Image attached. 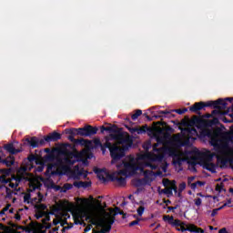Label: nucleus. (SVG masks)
<instances>
[{
    "instance_id": "9d476101",
    "label": "nucleus",
    "mask_w": 233,
    "mask_h": 233,
    "mask_svg": "<svg viewBox=\"0 0 233 233\" xmlns=\"http://www.w3.org/2000/svg\"><path fill=\"white\" fill-rule=\"evenodd\" d=\"M5 150H6L7 152H9V154H19V152H22V148H21V144H19L18 142H14L11 144H6L4 147Z\"/></svg>"
},
{
    "instance_id": "1a4fd4ad",
    "label": "nucleus",
    "mask_w": 233,
    "mask_h": 233,
    "mask_svg": "<svg viewBox=\"0 0 233 233\" xmlns=\"http://www.w3.org/2000/svg\"><path fill=\"white\" fill-rule=\"evenodd\" d=\"M177 232H193V233H205V230L194 224H182L179 228H177Z\"/></svg>"
},
{
    "instance_id": "a19ab883",
    "label": "nucleus",
    "mask_w": 233,
    "mask_h": 233,
    "mask_svg": "<svg viewBox=\"0 0 233 233\" xmlns=\"http://www.w3.org/2000/svg\"><path fill=\"white\" fill-rule=\"evenodd\" d=\"M49 187H54V182L52 180H48Z\"/></svg>"
},
{
    "instance_id": "b1692460",
    "label": "nucleus",
    "mask_w": 233,
    "mask_h": 233,
    "mask_svg": "<svg viewBox=\"0 0 233 233\" xmlns=\"http://www.w3.org/2000/svg\"><path fill=\"white\" fill-rule=\"evenodd\" d=\"M141 114H143V111H141L140 109H137L135 114H133L131 116V119H133V121H136V119H137V117H139V116H141Z\"/></svg>"
},
{
    "instance_id": "2f4dec72",
    "label": "nucleus",
    "mask_w": 233,
    "mask_h": 233,
    "mask_svg": "<svg viewBox=\"0 0 233 233\" xmlns=\"http://www.w3.org/2000/svg\"><path fill=\"white\" fill-rule=\"evenodd\" d=\"M190 188H192V190H196V188H198V182L190 184Z\"/></svg>"
},
{
    "instance_id": "4468645a",
    "label": "nucleus",
    "mask_w": 233,
    "mask_h": 233,
    "mask_svg": "<svg viewBox=\"0 0 233 233\" xmlns=\"http://www.w3.org/2000/svg\"><path fill=\"white\" fill-rule=\"evenodd\" d=\"M3 147H0V163H3V165H6V167H12L15 163V158L14 157L10 156L7 157L6 158L3 159Z\"/></svg>"
},
{
    "instance_id": "cd10ccee",
    "label": "nucleus",
    "mask_w": 233,
    "mask_h": 233,
    "mask_svg": "<svg viewBox=\"0 0 233 233\" xmlns=\"http://www.w3.org/2000/svg\"><path fill=\"white\" fill-rule=\"evenodd\" d=\"M172 112H176L177 114H179L181 116V114H185V112H187V109H174L172 110Z\"/></svg>"
},
{
    "instance_id": "a18cd8bd",
    "label": "nucleus",
    "mask_w": 233,
    "mask_h": 233,
    "mask_svg": "<svg viewBox=\"0 0 233 233\" xmlns=\"http://www.w3.org/2000/svg\"><path fill=\"white\" fill-rule=\"evenodd\" d=\"M227 99V101H229L230 103H232V101H233V98H226Z\"/></svg>"
},
{
    "instance_id": "423d86ee",
    "label": "nucleus",
    "mask_w": 233,
    "mask_h": 233,
    "mask_svg": "<svg viewBox=\"0 0 233 233\" xmlns=\"http://www.w3.org/2000/svg\"><path fill=\"white\" fill-rule=\"evenodd\" d=\"M32 193L25 194L24 196V203H27L33 205L36 208V212L35 214V218L36 219H41V218H44L42 219L43 223H46V221H50V216L48 213H46V206L45 204H39L41 201H43L44 197L39 193V191L36 192L35 197H32Z\"/></svg>"
},
{
    "instance_id": "dca6fc26",
    "label": "nucleus",
    "mask_w": 233,
    "mask_h": 233,
    "mask_svg": "<svg viewBox=\"0 0 233 233\" xmlns=\"http://www.w3.org/2000/svg\"><path fill=\"white\" fill-rule=\"evenodd\" d=\"M148 207V201L140 200L138 202V208L137 209V216L140 218L145 214V209Z\"/></svg>"
},
{
    "instance_id": "c85d7f7f",
    "label": "nucleus",
    "mask_w": 233,
    "mask_h": 233,
    "mask_svg": "<svg viewBox=\"0 0 233 233\" xmlns=\"http://www.w3.org/2000/svg\"><path fill=\"white\" fill-rule=\"evenodd\" d=\"M219 210H221V208L213 209L212 213H211V218H214L215 216H218V212H219Z\"/></svg>"
},
{
    "instance_id": "e433bc0d",
    "label": "nucleus",
    "mask_w": 233,
    "mask_h": 233,
    "mask_svg": "<svg viewBox=\"0 0 233 233\" xmlns=\"http://www.w3.org/2000/svg\"><path fill=\"white\" fill-rule=\"evenodd\" d=\"M0 230H3L0 231V233H5V226H3V224H0Z\"/></svg>"
},
{
    "instance_id": "3c124183",
    "label": "nucleus",
    "mask_w": 233,
    "mask_h": 233,
    "mask_svg": "<svg viewBox=\"0 0 233 233\" xmlns=\"http://www.w3.org/2000/svg\"><path fill=\"white\" fill-rule=\"evenodd\" d=\"M57 223H59V222H57V221H56V220L54 221V225H57Z\"/></svg>"
},
{
    "instance_id": "6ab92c4d",
    "label": "nucleus",
    "mask_w": 233,
    "mask_h": 233,
    "mask_svg": "<svg viewBox=\"0 0 233 233\" xmlns=\"http://www.w3.org/2000/svg\"><path fill=\"white\" fill-rule=\"evenodd\" d=\"M45 139L46 141H57L61 139V134L57 132H53L49 136H47Z\"/></svg>"
},
{
    "instance_id": "603ef678",
    "label": "nucleus",
    "mask_w": 233,
    "mask_h": 233,
    "mask_svg": "<svg viewBox=\"0 0 233 233\" xmlns=\"http://www.w3.org/2000/svg\"><path fill=\"white\" fill-rule=\"evenodd\" d=\"M209 228H210V230H213V229H214V227L210 226Z\"/></svg>"
},
{
    "instance_id": "864d4df0",
    "label": "nucleus",
    "mask_w": 233,
    "mask_h": 233,
    "mask_svg": "<svg viewBox=\"0 0 233 233\" xmlns=\"http://www.w3.org/2000/svg\"><path fill=\"white\" fill-rule=\"evenodd\" d=\"M167 204H170V200H167Z\"/></svg>"
},
{
    "instance_id": "5701e85b",
    "label": "nucleus",
    "mask_w": 233,
    "mask_h": 233,
    "mask_svg": "<svg viewBox=\"0 0 233 233\" xmlns=\"http://www.w3.org/2000/svg\"><path fill=\"white\" fill-rule=\"evenodd\" d=\"M185 188H187V183L181 182L178 186V194H177L178 198H181V192H183Z\"/></svg>"
},
{
    "instance_id": "f8f14e48",
    "label": "nucleus",
    "mask_w": 233,
    "mask_h": 233,
    "mask_svg": "<svg viewBox=\"0 0 233 233\" xmlns=\"http://www.w3.org/2000/svg\"><path fill=\"white\" fill-rule=\"evenodd\" d=\"M164 221H167L171 227H175L176 229L179 228L182 225H185V222L179 220V219H174V217L170 216H164L163 218Z\"/></svg>"
},
{
    "instance_id": "7c9ffc66",
    "label": "nucleus",
    "mask_w": 233,
    "mask_h": 233,
    "mask_svg": "<svg viewBox=\"0 0 233 233\" xmlns=\"http://www.w3.org/2000/svg\"><path fill=\"white\" fill-rule=\"evenodd\" d=\"M205 182L204 181H197V186H198V187L199 188V187H205Z\"/></svg>"
},
{
    "instance_id": "c9c22d12",
    "label": "nucleus",
    "mask_w": 233,
    "mask_h": 233,
    "mask_svg": "<svg viewBox=\"0 0 233 233\" xmlns=\"http://www.w3.org/2000/svg\"><path fill=\"white\" fill-rule=\"evenodd\" d=\"M108 130H110V127H101V132H104V131L108 132Z\"/></svg>"
},
{
    "instance_id": "f03ea898",
    "label": "nucleus",
    "mask_w": 233,
    "mask_h": 233,
    "mask_svg": "<svg viewBox=\"0 0 233 233\" xmlns=\"http://www.w3.org/2000/svg\"><path fill=\"white\" fill-rule=\"evenodd\" d=\"M43 172L45 170V164L39 163L35 156L31 155L27 157V159L24 160L21 167L18 169L16 173V177H12L11 178L6 176H0V183L5 185L6 188H12L11 192H8L5 198L8 202L15 203L17 200L15 196L17 192L15 190H19V184L24 180L28 181L29 185V192H34V190H39L41 188L42 183L46 185V180L43 179V177H34L32 174H28V172Z\"/></svg>"
},
{
    "instance_id": "f257e3e1",
    "label": "nucleus",
    "mask_w": 233,
    "mask_h": 233,
    "mask_svg": "<svg viewBox=\"0 0 233 233\" xmlns=\"http://www.w3.org/2000/svg\"><path fill=\"white\" fill-rule=\"evenodd\" d=\"M168 137H157V144L153 146V152L129 155L123 161L117 163L125 156V151L132 147L130 136L124 134H111L106 137L105 148H108L112 157L111 165H116L117 170L111 175L112 180L120 187L127 184V177H132L139 174L148 181H154L157 176H163L167 172V165H164L163 158L167 155L173 157V165L177 172L183 170V163L198 165V163L212 174H215L218 165L212 160V157L201 155L197 151L168 147Z\"/></svg>"
},
{
    "instance_id": "5fc2aeb1",
    "label": "nucleus",
    "mask_w": 233,
    "mask_h": 233,
    "mask_svg": "<svg viewBox=\"0 0 233 233\" xmlns=\"http://www.w3.org/2000/svg\"><path fill=\"white\" fill-rule=\"evenodd\" d=\"M2 220L5 221V218H2Z\"/></svg>"
},
{
    "instance_id": "7ed1b4c3",
    "label": "nucleus",
    "mask_w": 233,
    "mask_h": 233,
    "mask_svg": "<svg viewBox=\"0 0 233 233\" xmlns=\"http://www.w3.org/2000/svg\"><path fill=\"white\" fill-rule=\"evenodd\" d=\"M200 137H208L214 147L215 156L222 167L233 164V135L224 133L221 129L212 130L207 127V123L200 120Z\"/></svg>"
},
{
    "instance_id": "de8ad7c7",
    "label": "nucleus",
    "mask_w": 233,
    "mask_h": 233,
    "mask_svg": "<svg viewBox=\"0 0 233 233\" xmlns=\"http://www.w3.org/2000/svg\"><path fill=\"white\" fill-rule=\"evenodd\" d=\"M187 194L189 195V196H192V192L189 190V191H187Z\"/></svg>"
},
{
    "instance_id": "a211bd4d",
    "label": "nucleus",
    "mask_w": 233,
    "mask_h": 233,
    "mask_svg": "<svg viewBox=\"0 0 233 233\" xmlns=\"http://www.w3.org/2000/svg\"><path fill=\"white\" fill-rule=\"evenodd\" d=\"M96 176L100 181H103V183L106 182V179H108V172H106V169L97 170Z\"/></svg>"
},
{
    "instance_id": "412c9836",
    "label": "nucleus",
    "mask_w": 233,
    "mask_h": 233,
    "mask_svg": "<svg viewBox=\"0 0 233 233\" xmlns=\"http://www.w3.org/2000/svg\"><path fill=\"white\" fill-rule=\"evenodd\" d=\"M74 187L76 188H88V187H91L92 183L90 182H83V181H76L74 182Z\"/></svg>"
},
{
    "instance_id": "c756f323",
    "label": "nucleus",
    "mask_w": 233,
    "mask_h": 233,
    "mask_svg": "<svg viewBox=\"0 0 233 233\" xmlns=\"http://www.w3.org/2000/svg\"><path fill=\"white\" fill-rule=\"evenodd\" d=\"M84 128L85 127H80V128L76 129L79 136H81V134H86V130H81V129H84Z\"/></svg>"
},
{
    "instance_id": "49530a36",
    "label": "nucleus",
    "mask_w": 233,
    "mask_h": 233,
    "mask_svg": "<svg viewBox=\"0 0 233 233\" xmlns=\"http://www.w3.org/2000/svg\"><path fill=\"white\" fill-rule=\"evenodd\" d=\"M230 203H232V200H228V202L226 203V205H230Z\"/></svg>"
},
{
    "instance_id": "0eeeda50",
    "label": "nucleus",
    "mask_w": 233,
    "mask_h": 233,
    "mask_svg": "<svg viewBox=\"0 0 233 233\" xmlns=\"http://www.w3.org/2000/svg\"><path fill=\"white\" fill-rule=\"evenodd\" d=\"M23 208L18 209L16 212L14 211V208H10V204H7L6 207L0 211V218L6 216L7 218H13L15 221H21V216H23Z\"/></svg>"
},
{
    "instance_id": "37998d69",
    "label": "nucleus",
    "mask_w": 233,
    "mask_h": 233,
    "mask_svg": "<svg viewBox=\"0 0 233 233\" xmlns=\"http://www.w3.org/2000/svg\"><path fill=\"white\" fill-rule=\"evenodd\" d=\"M167 208H168V210H176V208H174V207H168Z\"/></svg>"
},
{
    "instance_id": "58836bf2",
    "label": "nucleus",
    "mask_w": 233,
    "mask_h": 233,
    "mask_svg": "<svg viewBox=\"0 0 233 233\" xmlns=\"http://www.w3.org/2000/svg\"><path fill=\"white\" fill-rule=\"evenodd\" d=\"M92 228L89 226V227H86V228H85V232H89V230L91 229Z\"/></svg>"
},
{
    "instance_id": "c03bdc74",
    "label": "nucleus",
    "mask_w": 233,
    "mask_h": 233,
    "mask_svg": "<svg viewBox=\"0 0 233 233\" xmlns=\"http://www.w3.org/2000/svg\"><path fill=\"white\" fill-rule=\"evenodd\" d=\"M225 207H227V204H224L223 206H221V207L218 208H220V210H222V208H225Z\"/></svg>"
},
{
    "instance_id": "a878e982",
    "label": "nucleus",
    "mask_w": 233,
    "mask_h": 233,
    "mask_svg": "<svg viewBox=\"0 0 233 233\" xmlns=\"http://www.w3.org/2000/svg\"><path fill=\"white\" fill-rule=\"evenodd\" d=\"M77 143H79V145H84L85 147H88V145H91L92 142L90 140L80 139V140H77Z\"/></svg>"
},
{
    "instance_id": "473e14b6",
    "label": "nucleus",
    "mask_w": 233,
    "mask_h": 233,
    "mask_svg": "<svg viewBox=\"0 0 233 233\" xmlns=\"http://www.w3.org/2000/svg\"><path fill=\"white\" fill-rule=\"evenodd\" d=\"M57 230H59V228L56 227L48 230V233H58Z\"/></svg>"
},
{
    "instance_id": "f704fd0d",
    "label": "nucleus",
    "mask_w": 233,
    "mask_h": 233,
    "mask_svg": "<svg viewBox=\"0 0 233 233\" xmlns=\"http://www.w3.org/2000/svg\"><path fill=\"white\" fill-rule=\"evenodd\" d=\"M135 225H139V221L138 220H134V221L129 223V227H134Z\"/></svg>"
},
{
    "instance_id": "ddd939ff",
    "label": "nucleus",
    "mask_w": 233,
    "mask_h": 233,
    "mask_svg": "<svg viewBox=\"0 0 233 233\" xmlns=\"http://www.w3.org/2000/svg\"><path fill=\"white\" fill-rule=\"evenodd\" d=\"M168 187L164 189V194L167 196V198H170L173 196V191L175 194H177V187L176 186V182H171L170 180H167Z\"/></svg>"
},
{
    "instance_id": "4be33fe9",
    "label": "nucleus",
    "mask_w": 233,
    "mask_h": 233,
    "mask_svg": "<svg viewBox=\"0 0 233 233\" xmlns=\"http://www.w3.org/2000/svg\"><path fill=\"white\" fill-rule=\"evenodd\" d=\"M74 186L69 183L64 184V186L61 187V192H66L67 190H72Z\"/></svg>"
},
{
    "instance_id": "72a5a7b5",
    "label": "nucleus",
    "mask_w": 233,
    "mask_h": 233,
    "mask_svg": "<svg viewBox=\"0 0 233 233\" xmlns=\"http://www.w3.org/2000/svg\"><path fill=\"white\" fill-rule=\"evenodd\" d=\"M143 148H144V150L147 151L148 148H150V143H145V144L143 145Z\"/></svg>"
},
{
    "instance_id": "8fccbe9b",
    "label": "nucleus",
    "mask_w": 233,
    "mask_h": 233,
    "mask_svg": "<svg viewBox=\"0 0 233 233\" xmlns=\"http://www.w3.org/2000/svg\"><path fill=\"white\" fill-rule=\"evenodd\" d=\"M132 198H133L132 195H129V196H128V198H129V199H132Z\"/></svg>"
},
{
    "instance_id": "20e7f679",
    "label": "nucleus",
    "mask_w": 233,
    "mask_h": 233,
    "mask_svg": "<svg viewBox=\"0 0 233 233\" xmlns=\"http://www.w3.org/2000/svg\"><path fill=\"white\" fill-rule=\"evenodd\" d=\"M62 154L63 157L58 158L55 166L52 164L47 166L46 176H48L49 177L50 176H56V174H57V170H59L61 174L68 176L69 179H81V177H86L87 174L85 169L79 167V166H76L74 169H72V166L75 163L81 161L83 157L90 159V157L88 156V149H84L80 153H66L62 151Z\"/></svg>"
},
{
    "instance_id": "f3484780",
    "label": "nucleus",
    "mask_w": 233,
    "mask_h": 233,
    "mask_svg": "<svg viewBox=\"0 0 233 233\" xmlns=\"http://www.w3.org/2000/svg\"><path fill=\"white\" fill-rule=\"evenodd\" d=\"M27 143L30 145V147H33V148H37L40 145H43L45 143V140H40L39 138L33 137L31 138L26 139Z\"/></svg>"
},
{
    "instance_id": "39448f33",
    "label": "nucleus",
    "mask_w": 233,
    "mask_h": 233,
    "mask_svg": "<svg viewBox=\"0 0 233 233\" xmlns=\"http://www.w3.org/2000/svg\"><path fill=\"white\" fill-rule=\"evenodd\" d=\"M82 212L86 219H89L92 225H96V230H93V233H110L114 224V216L116 215L114 209L105 210L101 201L96 200V206L83 208Z\"/></svg>"
},
{
    "instance_id": "79ce46f5",
    "label": "nucleus",
    "mask_w": 233,
    "mask_h": 233,
    "mask_svg": "<svg viewBox=\"0 0 233 233\" xmlns=\"http://www.w3.org/2000/svg\"><path fill=\"white\" fill-rule=\"evenodd\" d=\"M197 196H198L199 198H205V195H203L202 193H198Z\"/></svg>"
},
{
    "instance_id": "aec40b11",
    "label": "nucleus",
    "mask_w": 233,
    "mask_h": 233,
    "mask_svg": "<svg viewBox=\"0 0 233 233\" xmlns=\"http://www.w3.org/2000/svg\"><path fill=\"white\" fill-rule=\"evenodd\" d=\"M148 130V127H147L146 126L142 127H133L131 129H129V131L131 132V134H145V132H147Z\"/></svg>"
},
{
    "instance_id": "2eb2a0df",
    "label": "nucleus",
    "mask_w": 233,
    "mask_h": 233,
    "mask_svg": "<svg viewBox=\"0 0 233 233\" xmlns=\"http://www.w3.org/2000/svg\"><path fill=\"white\" fill-rule=\"evenodd\" d=\"M80 130H86V133H80L81 136H85L86 137H88V136H95V134H97V127H93L92 126H86Z\"/></svg>"
},
{
    "instance_id": "bb28decb",
    "label": "nucleus",
    "mask_w": 233,
    "mask_h": 233,
    "mask_svg": "<svg viewBox=\"0 0 233 233\" xmlns=\"http://www.w3.org/2000/svg\"><path fill=\"white\" fill-rule=\"evenodd\" d=\"M215 190L218 193L223 192V183L217 184Z\"/></svg>"
},
{
    "instance_id": "6e6552de",
    "label": "nucleus",
    "mask_w": 233,
    "mask_h": 233,
    "mask_svg": "<svg viewBox=\"0 0 233 233\" xmlns=\"http://www.w3.org/2000/svg\"><path fill=\"white\" fill-rule=\"evenodd\" d=\"M221 105L222 106H227V102H225L223 99H218L215 102H208L207 105L203 102H198L194 106L190 107L191 112H198V110H202V108H205V106H215L218 107Z\"/></svg>"
},
{
    "instance_id": "4c0bfd02",
    "label": "nucleus",
    "mask_w": 233,
    "mask_h": 233,
    "mask_svg": "<svg viewBox=\"0 0 233 233\" xmlns=\"http://www.w3.org/2000/svg\"><path fill=\"white\" fill-rule=\"evenodd\" d=\"M86 203H88V200H87V199H83V200H82V205H86Z\"/></svg>"
},
{
    "instance_id": "393cba45",
    "label": "nucleus",
    "mask_w": 233,
    "mask_h": 233,
    "mask_svg": "<svg viewBox=\"0 0 233 233\" xmlns=\"http://www.w3.org/2000/svg\"><path fill=\"white\" fill-rule=\"evenodd\" d=\"M194 203L198 207V208H200L201 205H203V199H201L200 198H197L194 199Z\"/></svg>"
},
{
    "instance_id": "9b49d317",
    "label": "nucleus",
    "mask_w": 233,
    "mask_h": 233,
    "mask_svg": "<svg viewBox=\"0 0 233 233\" xmlns=\"http://www.w3.org/2000/svg\"><path fill=\"white\" fill-rule=\"evenodd\" d=\"M22 230H25V232H32V233H46L43 228L38 227L37 225L31 223L26 227H21Z\"/></svg>"
},
{
    "instance_id": "ea45409f",
    "label": "nucleus",
    "mask_w": 233,
    "mask_h": 233,
    "mask_svg": "<svg viewBox=\"0 0 233 233\" xmlns=\"http://www.w3.org/2000/svg\"><path fill=\"white\" fill-rule=\"evenodd\" d=\"M159 114H170V111H160Z\"/></svg>"
},
{
    "instance_id": "09e8293b",
    "label": "nucleus",
    "mask_w": 233,
    "mask_h": 233,
    "mask_svg": "<svg viewBox=\"0 0 233 233\" xmlns=\"http://www.w3.org/2000/svg\"><path fill=\"white\" fill-rule=\"evenodd\" d=\"M121 205L122 207H125V205H127V202H123Z\"/></svg>"
}]
</instances>
